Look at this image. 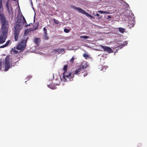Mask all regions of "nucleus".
<instances>
[{
    "label": "nucleus",
    "mask_w": 147,
    "mask_h": 147,
    "mask_svg": "<svg viewBox=\"0 0 147 147\" xmlns=\"http://www.w3.org/2000/svg\"><path fill=\"white\" fill-rule=\"evenodd\" d=\"M21 19L19 20L18 19H17L16 22L15 24L14 34L15 40L16 41L18 40L20 32V30L21 29Z\"/></svg>",
    "instance_id": "obj_1"
},
{
    "label": "nucleus",
    "mask_w": 147,
    "mask_h": 147,
    "mask_svg": "<svg viewBox=\"0 0 147 147\" xmlns=\"http://www.w3.org/2000/svg\"><path fill=\"white\" fill-rule=\"evenodd\" d=\"M80 38H84V39H86L88 38H90L89 36H87L85 35V36H80Z\"/></svg>",
    "instance_id": "obj_19"
},
{
    "label": "nucleus",
    "mask_w": 147,
    "mask_h": 147,
    "mask_svg": "<svg viewBox=\"0 0 147 147\" xmlns=\"http://www.w3.org/2000/svg\"><path fill=\"white\" fill-rule=\"evenodd\" d=\"M102 48L103 49L104 51L108 52L109 53H112L113 52L111 48L108 47L102 46Z\"/></svg>",
    "instance_id": "obj_9"
},
{
    "label": "nucleus",
    "mask_w": 147,
    "mask_h": 147,
    "mask_svg": "<svg viewBox=\"0 0 147 147\" xmlns=\"http://www.w3.org/2000/svg\"><path fill=\"white\" fill-rule=\"evenodd\" d=\"M117 29L118 30L119 32L121 34H123L125 30V28L121 27L118 28Z\"/></svg>",
    "instance_id": "obj_14"
},
{
    "label": "nucleus",
    "mask_w": 147,
    "mask_h": 147,
    "mask_svg": "<svg viewBox=\"0 0 147 147\" xmlns=\"http://www.w3.org/2000/svg\"><path fill=\"white\" fill-rule=\"evenodd\" d=\"M54 23L57 24H59V21L56 20V19H54Z\"/></svg>",
    "instance_id": "obj_21"
},
{
    "label": "nucleus",
    "mask_w": 147,
    "mask_h": 147,
    "mask_svg": "<svg viewBox=\"0 0 147 147\" xmlns=\"http://www.w3.org/2000/svg\"><path fill=\"white\" fill-rule=\"evenodd\" d=\"M48 86L50 88L54 89H55V86L54 85H52V83L51 84H48Z\"/></svg>",
    "instance_id": "obj_16"
},
{
    "label": "nucleus",
    "mask_w": 147,
    "mask_h": 147,
    "mask_svg": "<svg viewBox=\"0 0 147 147\" xmlns=\"http://www.w3.org/2000/svg\"><path fill=\"white\" fill-rule=\"evenodd\" d=\"M104 13H107V14H109V12L108 11H104Z\"/></svg>",
    "instance_id": "obj_29"
},
{
    "label": "nucleus",
    "mask_w": 147,
    "mask_h": 147,
    "mask_svg": "<svg viewBox=\"0 0 147 147\" xmlns=\"http://www.w3.org/2000/svg\"><path fill=\"white\" fill-rule=\"evenodd\" d=\"M7 36L4 33L0 35V44H2L5 42Z\"/></svg>",
    "instance_id": "obj_8"
},
{
    "label": "nucleus",
    "mask_w": 147,
    "mask_h": 147,
    "mask_svg": "<svg viewBox=\"0 0 147 147\" xmlns=\"http://www.w3.org/2000/svg\"><path fill=\"white\" fill-rule=\"evenodd\" d=\"M63 76L64 79V81H71L73 80L74 76V74H71V72H63Z\"/></svg>",
    "instance_id": "obj_3"
},
{
    "label": "nucleus",
    "mask_w": 147,
    "mask_h": 147,
    "mask_svg": "<svg viewBox=\"0 0 147 147\" xmlns=\"http://www.w3.org/2000/svg\"><path fill=\"white\" fill-rule=\"evenodd\" d=\"M64 31L65 32L67 33L69 32L70 30L69 29L65 28L64 29Z\"/></svg>",
    "instance_id": "obj_23"
},
{
    "label": "nucleus",
    "mask_w": 147,
    "mask_h": 147,
    "mask_svg": "<svg viewBox=\"0 0 147 147\" xmlns=\"http://www.w3.org/2000/svg\"><path fill=\"white\" fill-rule=\"evenodd\" d=\"M83 56L86 59H87L89 55H88L86 53H84L83 55Z\"/></svg>",
    "instance_id": "obj_20"
},
{
    "label": "nucleus",
    "mask_w": 147,
    "mask_h": 147,
    "mask_svg": "<svg viewBox=\"0 0 147 147\" xmlns=\"http://www.w3.org/2000/svg\"><path fill=\"white\" fill-rule=\"evenodd\" d=\"M101 18V17H100L98 18V19H99L100 18Z\"/></svg>",
    "instance_id": "obj_36"
},
{
    "label": "nucleus",
    "mask_w": 147,
    "mask_h": 147,
    "mask_svg": "<svg viewBox=\"0 0 147 147\" xmlns=\"http://www.w3.org/2000/svg\"><path fill=\"white\" fill-rule=\"evenodd\" d=\"M0 19L1 24V28L4 33L7 32L9 27L8 22L6 21V19L4 16L1 14Z\"/></svg>",
    "instance_id": "obj_2"
},
{
    "label": "nucleus",
    "mask_w": 147,
    "mask_h": 147,
    "mask_svg": "<svg viewBox=\"0 0 147 147\" xmlns=\"http://www.w3.org/2000/svg\"><path fill=\"white\" fill-rule=\"evenodd\" d=\"M7 47V46H6V45H5V44H4V45H3L2 46H1L0 47V48H4V47Z\"/></svg>",
    "instance_id": "obj_27"
},
{
    "label": "nucleus",
    "mask_w": 147,
    "mask_h": 147,
    "mask_svg": "<svg viewBox=\"0 0 147 147\" xmlns=\"http://www.w3.org/2000/svg\"><path fill=\"white\" fill-rule=\"evenodd\" d=\"M132 22H133V21H129L128 22L129 24V27H133L134 26V24Z\"/></svg>",
    "instance_id": "obj_17"
},
{
    "label": "nucleus",
    "mask_w": 147,
    "mask_h": 147,
    "mask_svg": "<svg viewBox=\"0 0 147 147\" xmlns=\"http://www.w3.org/2000/svg\"><path fill=\"white\" fill-rule=\"evenodd\" d=\"M28 38L27 37L26 38V40H22L21 42L19 43L17 47V49L19 50H24L26 47V43Z\"/></svg>",
    "instance_id": "obj_4"
},
{
    "label": "nucleus",
    "mask_w": 147,
    "mask_h": 147,
    "mask_svg": "<svg viewBox=\"0 0 147 147\" xmlns=\"http://www.w3.org/2000/svg\"><path fill=\"white\" fill-rule=\"evenodd\" d=\"M64 51V49H54L53 50V52H57L59 53H61Z\"/></svg>",
    "instance_id": "obj_13"
},
{
    "label": "nucleus",
    "mask_w": 147,
    "mask_h": 147,
    "mask_svg": "<svg viewBox=\"0 0 147 147\" xmlns=\"http://www.w3.org/2000/svg\"><path fill=\"white\" fill-rule=\"evenodd\" d=\"M30 25V24L29 25H27L26 26H28Z\"/></svg>",
    "instance_id": "obj_38"
},
{
    "label": "nucleus",
    "mask_w": 147,
    "mask_h": 147,
    "mask_svg": "<svg viewBox=\"0 0 147 147\" xmlns=\"http://www.w3.org/2000/svg\"><path fill=\"white\" fill-rule=\"evenodd\" d=\"M98 12H99L100 13L102 14L104 13V11H98Z\"/></svg>",
    "instance_id": "obj_31"
},
{
    "label": "nucleus",
    "mask_w": 147,
    "mask_h": 147,
    "mask_svg": "<svg viewBox=\"0 0 147 147\" xmlns=\"http://www.w3.org/2000/svg\"><path fill=\"white\" fill-rule=\"evenodd\" d=\"M88 66L87 64L86 63H82L79 66V67L81 69H85Z\"/></svg>",
    "instance_id": "obj_11"
},
{
    "label": "nucleus",
    "mask_w": 147,
    "mask_h": 147,
    "mask_svg": "<svg viewBox=\"0 0 147 147\" xmlns=\"http://www.w3.org/2000/svg\"><path fill=\"white\" fill-rule=\"evenodd\" d=\"M87 73H85L84 74V76L85 77V76H87Z\"/></svg>",
    "instance_id": "obj_33"
},
{
    "label": "nucleus",
    "mask_w": 147,
    "mask_h": 147,
    "mask_svg": "<svg viewBox=\"0 0 147 147\" xmlns=\"http://www.w3.org/2000/svg\"><path fill=\"white\" fill-rule=\"evenodd\" d=\"M82 70L79 67L78 68L76 69L74 71V74L75 75H77L78 74H79V73Z\"/></svg>",
    "instance_id": "obj_15"
},
{
    "label": "nucleus",
    "mask_w": 147,
    "mask_h": 147,
    "mask_svg": "<svg viewBox=\"0 0 147 147\" xmlns=\"http://www.w3.org/2000/svg\"><path fill=\"white\" fill-rule=\"evenodd\" d=\"M34 42L38 46L40 42V39L39 38H35L34 39Z\"/></svg>",
    "instance_id": "obj_12"
},
{
    "label": "nucleus",
    "mask_w": 147,
    "mask_h": 147,
    "mask_svg": "<svg viewBox=\"0 0 147 147\" xmlns=\"http://www.w3.org/2000/svg\"><path fill=\"white\" fill-rule=\"evenodd\" d=\"M23 24H26V20L24 18V17L23 16Z\"/></svg>",
    "instance_id": "obj_24"
},
{
    "label": "nucleus",
    "mask_w": 147,
    "mask_h": 147,
    "mask_svg": "<svg viewBox=\"0 0 147 147\" xmlns=\"http://www.w3.org/2000/svg\"><path fill=\"white\" fill-rule=\"evenodd\" d=\"M75 9L77 10L79 13H82L85 15L89 17L90 14L87 13L83 9H82L81 8L79 7H75Z\"/></svg>",
    "instance_id": "obj_7"
},
{
    "label": "nucleus",
    "mask_w": 147,
    "mask_h": 147,
    "mask_svg": "<svg viewBox=\"0 0 147 147\" xmlns=\"http://www.w3.org/2000/svg\"><path fill=\"white\" fill-rule=\"evenodd\" d=\"M111 18V15H109V16H108L107 19H108L109 18Z\"/></svg>",
    "instance_id": "obj_32"
},
{
    "label": "nucleus",
    "mask_w": 147,
    "mask_h": 147,
    "mask_svg": "<svg viewBox=\"0 0 147 147\" xmlns=\"http://www.w3.org/2000/svg\"><path fill=\"white\" fill-rule=\"evenodd\" d=\"M38 27V25H37V26L34 28V29L35 30H36L37 29Z\"/></svg>",
    "instance_id": "obj_34"
},
{
    "label": "nucleus",
    "mask_w": 147,
    "mask_h": 147,
    "mask_svg": "<svg viewBox=\"0 0 147 147\" xmlns=\"http://www.w3.org/2000/svg\"><path fill=\"white\" fill-rule=\"evenodd\" d=\"M124 46V45H122V47H121V48L122 47H123Z\"/></svg>",
    "instance_id": "obj_37"
},
{
    "label": "nucleus",
    "mask_w": 147,
    "mask_h": 147,
    "mask_svg": "<svg viewBox=\"0 0 147 147\" xmlns=\"http://www.w3.org/2000/svg\"><path fill=\"white\" fill-rule=\"evenodd\" d=\"M2 69V63L1 61H0V70Z\"/></svg>",
    "instance_id": "obj_26"
},
{
    "label": "nucleus",
    "mask_w": 147,
    "mask_h": 147,
    "mask_svg": "<svg viewBox=\"0 0 147 147\" xmlns=\"http://www.w3.org/2000/svg\"><path fill=\"white\" fill-rule=\"evenodd\" d=\"M75 59V58L74 57H72L71 60H70V62L71 63H73Z\"/></svg>",
    "instance_id": "obj_22"
},
{
    "label": "nucleus",
    "mask_w": 147,
    "mask_h": 147,
    "mask_svg": "<svg viewBox=\"0 0 147 147\" xmlns=\"http://www.w3.org/2000/svg\"><path fill=\"white\" fill-rule=\"evenodd\" d=\"M94 16H99V14L98 13H96L95 15H94Z\"/></svg>",
    "instance_id": "obj_35"
},
{
    "label": "nucleus",
    "mask_w": 147,
    "mask_h": 147,
    "mask_svg": "<svg viewBox=\"0 0 147 147\" xmlns=\"http://www.w3.org/2000/svg\"><path fill=\"white\" fill-rule=\"evenodd\" d=\"M9 0H8L6 3L5 6L9 14L12 15L13 14V9L11 4H9Z\"/></svg>",
    "instance_id": "obj_5"
},
{
    "label": "nucleus",
    "mask_w": 147,
    "mask_h": 147,
    "mask_svg": "<svg viewBox=\"0 0 147 147\" xmlns=\"http://www.w3.org/2000/svg\"><path fill=\"white\" fill-rule=\"evenodd\" d=\"M89 17H90V18H94V17L93 16H92L90 14Z\"/></svg>",
    "instance_id": "obj_30"
},
{
    "label": "nucleus",
    "mask_w": 147,
    "mask_h": 147,
    "mask_svg": "<svg viewBox=\"0 0 147 147\" xmlns=\"http://www.w3.org/2000/svg\"><path fill=\"white\" fill-rule=\"evenodd\" d=\"M11 65H11L10 64L9 57L7 56H6L5 59V69L4 70V71H7L10 67Z\"/></svg>",
    "instance_id": "obj_6"
},
{
    "label": "nucleus",
    "mask_w": 147,
    "mask_h": 147,
    "mask_svg": "<svg viewBox=\"0 0 147 147\" xmlns=\"http://www.w3.org/2000/svg\"><path fill=\"white\" fill-rule=\"evenodd\" d=\"M13 53L14 54H16V53H18V51H17L15 49H14L13 50Z\"/></svg>",
    "instance_id": "obj_28"
},
{
    "label": "nucleus",
    "mask_w": 147,
    "mask_h": 147,
    "mask_svg": "<svg viewBox=\"0 0 147 147\" xmlns=\"http://www.w3.org/2000/svg\"><path fill=\"white\" fill-rule=\"evenodd\" d=\"M43 31L44 32L43 35L44 37V38L45 40H47L49 39V37L48 36L47 29L45 27L43 28Z\"/></svg>",
    "instance_id": "obj_10"
},
{
    "label": "nucleus",
    "mask_w": 147,
    "mask_h": 147,
    "mask_svg": "<svg viewBox=\"0 0 147 147\" xmlns=\"http://www.w3.org/2000/svg\"><path fill=\"white\" fill-rule=\"evenodd\" d=\"M10 42V40H8V41H7L6 43L5 44L6 46H8V45L9 44V43Z\"/></svg>",
    "instance_id": "obj_25"
},
{
    "label": "nucleus",
    "mask_w": 147,
    "mask_h": 147,
    "mask_svg": "<svg viewBox=\"0 0 147 147\" xmlns=\"http://www.w3.org/2000/svg\"><path fill=\"white\" fill-rule=\"evenodd\" d=\"M67 65H65L63 67V70H64V72H66L67 70Z\"/></svg>",
    "instance_id": "obj_18"
}]
</instances>
